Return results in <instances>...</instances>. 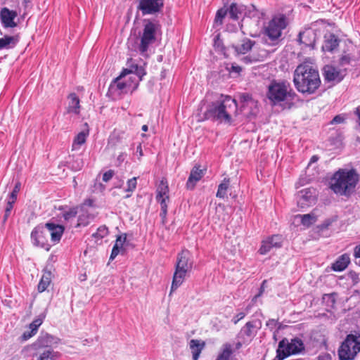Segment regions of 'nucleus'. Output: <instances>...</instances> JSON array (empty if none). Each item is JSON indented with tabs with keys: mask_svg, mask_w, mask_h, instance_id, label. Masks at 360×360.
Masks as SVG:
<instances>
[{
	"mask_svg": "<svg viewBox=\"0 0 360 360\" xmlns=\"http://www.w3.org/2000/svg\"><path fill=\"white\" fill-rule=\"evenodd\" d=\"M238 103L229 96L221 95L219 98L212 102L205 112V118L212 119L220 122L231 123L232 116L236 115Z\"/></svg>",
	"mask_w": 360,
	"mask_h": 360,
	"instance_id": "nucleus-1",
	"label": "nucleus"
},
{
	"mask_svg": "<svg viewBox=\"0 0 360 360\" xmlns=\"http://www.w3.org/2000/svg\"><path fill=\"white\" fill-rule=\"evenodd\" d=\"M359 176L354 169H339L333 175L330 189L337 195L349 197L354 191Z\"/></svg>",
	"mask_w": 360,
	"mask_h": 360,
	"instance_id": "nucleus-2",
	"label": "nucleus"
},
{
	"mask_svg": "<svg viewBox=\"0 0 360 360\" xmlns=\"http://www.w3.org/2000/svg\"><path fill=\"white\" fill-rule=\"evenodd\" d=\"M293 82L300 92L313 94L315 91V69L311 61L306 60L297 67Z\"/></svg>",
	"mask_w": 360,
	"mask_h": 360,
	"instance_id": "nucleus-3",
	"label": "nucleus"
},
{
	"mask_svg": "<svg viewBox=\"0 0 360 360\" xmlns=\"http://www.w3.org/2000/svg\"><path fill=\"white\" fill-rule=\"evenodd\" d=\"M266 96L273 105H277L292 101L296 94L287 81L273 79L268 86Z\"/></svg>",
	"mask_w": 360,
	"mask_h": 360,
	"instance_id": "nucleus-4",
	"label": "nucleus"
},
{
	"mask_svg": "<svg viewBox=\"0 0 360 360\" xmlns=\"http://www.w3.org/2000/svg\"><path fill=\"white\" fill-rule=\"evenodd\" d=\"M193 262L188 250H182L176 256L171 291L176 290L184 281L186 275L193 269Z\"/></svg>",
	"mask_w": 360,
	"mask_h": 360,
	"instance_id": "nucleus-5",
	"label": "nucleus"
},
{
	"mask_svg": "<svg viewBox=\"0 0 360 360\" xmlns=\"http://www.w3.org/2000/svg\"><path fill=\"white\" fill-rule=\"evenodd\" d=\"M360 352V335L349 334L338 349L340 360H353Z\"/></svg>",
	"mask_w": 360,
	"mask_h": 360,
	"instance_id": "nucleus-6",
	"label": "nucleus"
},
{
	"mask_svg": "<svg viewBox=\"0 0 360 360\" xmlns=\"http://www.w3.org/2000/svg\"><path fill=\"white\" fill-rule=\"evenodd\" d=\"M145 22L146 24L144 25L139 48L140 52L142 53L146 52L149 46L155 43L156 40V33L161 29V26L158 22H154L150 20H145Z\"/></svg>",
	"mask_w": 360,
	"mask_h": 360,
	"instance_id": "nucleus-7",
	"label": "nucleus"
},
{
	"mask_svg": "<svg viewBox=\"0 0 360 360\" xmlns=\"http://www.w3.org/2000/svg\"><path fill=\"white\" fill-rule=\"evenodd\" d=\"M155 199L160 205V217L162 224L166 222L168 202H169V188L166 178H162L156 188Z\"/></svg>",
	"mask_w": 360,
	"mask_h": 360,
	"instance_id": "nucleus-8",
	"label": "nucleus"
},
{
	"mask_svg": "<svg viewBox=\"0 0 360 360\" xmlns=\"http://www.w3.org/2000/svg\"><path fill=\"white\" fill-rule=\"evenodd\" d=\"M284 357L287 358L291 354L300 352L304 349L302 341L299 338H294L289 342L287 338H283L278 343L277 349Z\"/></svg>",
	"mask_w": 360,
	"mask_h": 360,
	"instance_id": "nucleus-9",
	"label": "nucleus"
},
{
	"mask_svg": "<svg viewBox=\"0 0 360 360\" xmlns=\"http://www.w3.org/2000/svg\"><path fill=\"white\" fill-rule=\"evenodd\" d=\"M286 19L284 15L274 17L269 21L265 29V33L271 40H276L281 37L282 30L286 27Z\"/></svg>",
	"mask_w": 360,
	"mask_h": 360,
	"instance_id": "nucleus-10",
	"label": "nucleus"
},
{
	"mask_svg": "<svg viewBox=\"0 0 360 360\" xmlns=\"http://www.w3.org/2000/svg\"><path fill=\"white\" fill-rule=\"evenodd\" d=\"M137 9L143 15H155L162 11L164 0H137Z\"/></svg>",
	"mask_w": 360,
	"mask_h": 360,
	"instance_id": "nucleus-11",
	"label": "nucleus"
},
{
	"mask_svg": "<svg viewBox=\"0 0 360 360\" xmlns=\"http://www.w3.org/2000/svg\"><path fill=\"white\" fill-rule=\"evenodd\" d=\"M31 238L35 246L44 248L46 251L50 250L51 245L49 243L48 233L44 226H36L31 233Z\"/></svg>",
	"mask_w": 360,
	"mask_h": 360,
	"instance_id": "nucleus-12",
	"label": "nucleus"
},
{
	"mask_svg": "<svg viewBox=\"0 0 360 360\" xmlns=\"http://www.w3.org/2000/svg\"><path fill=\"white\" fill-rule=\"evenodd\" d=\"M283 243V238L281 235H274L262 242L259 252L261 255H266L273 248H281Z\"/></svg>",
	"mask_w": 360,
	"mask_h": 360,
	"instance_id": "nucleus-13",
	"label": "nucleus"
},
{
	"mask_svg": "<svg viewBox=\"0 0 360 360\" xmlns=\"http://www.w3.org/2000/svg\"><path fill=\"white\" fill-rule=\"evenodd\" d=\"M299 41L304 45L302 49L309 48L313 50L315 45V30L306 28L299 34Z\"/></svg>",
	"mask_w": 360,
	"mask_h": 360,
	"instance_id": "nucleus-14",
	"label": "nucleus"
},
{
	"mask_svg": "<svg viewBox=\"0 0 360 360\" xmlns=\"http://www.w3.org/2000/svg\"><path fill=\"white\" fill-rule=\"evenodd\" d=\"M44 228L46 229V231L48 235H50L51 240L53 244L58 243L60 240L65 231L63 226L53 222L45 224Z\"/></svg>",
	"mask_w": 360,
	"mask_h": 360,
	"instance_id": "nucleus-15",
	"label": "nucleus"
},
{
	"mask_svg": "<svg viewBox=\"0 0 360 360\" xmlns=\"http://www.w3.org/2000/svg\"><path fill=\"white\" fill-rule=\"evenodd\" d=\"M17 15L16 11L9 10L6 7L2 8L0 11V19L3 26L6 28L16 27L17 24L14 20Z\"/></svg>",
	"mask_w": 360,
	"mask_h": 360,
	"instance_id": "nucleus-16",
	"label": "nucleus"
},
{
	"mask_svg": "<svg viewBox=\"0 0 360 360\" xmlns=\"http://www.w3.org/2000/svg\"><path fill=\"white\" fill-rule=\"evenodd\" d=\"M262 323L259 320H253L247 322L241 328L240 333L242 335L248 338L249 340H252L256 336L257 331L260 329Z\"/></svg>",
	"mask_w": 360,
	"mask_h": 360,
	"instance_id": "nucleus-17",
	"label": "nucleus"
},
{
	"mask_svg": "<svg viewBox=\"0 0 360 360\" xmlns=\"http://www.w3.org/2000/svg\"><path fill=\"white\" fill-rule=\"evenodd\" d=\"M324 78L328 82H340L345 77L342 72L332 65H326L323 68Z\"/></svg>",
	"mask_w": 360,
	"mask_h": 360,
	"instance_id": "nucleus-18",
	"label": "nucleus"
},
{
	"mask_svg": "<svg viewBox=\"0 0 360 360\" xmlns=\"http://www.w3.org/2000/svg\"><path fill=\"white\" fill-rule=\"evenodd\" d=\"M205 172L200 169V165H195L191 171L190 175L186 184L188 190H193L196 184L203 177Z\"/></svg>",
	"mask_w": 360,
	"mask_h": 360,
	"instance_id": "nucleus-19",
	"label": "nucleus"
},
{
	"mask_svg": "<svg viewBox=\"0 0 360 360\" xmlns=\"http://www.w3.org/2000/svg\"><path fill=\"white\" fill-rule=\"evenodd\" d=\"M340 42V39L334 34H326L324 36V43L321 47L322 51L332 53L338 49Z\"/></svg>",
	"mask_w": 360,
	"mask_h": 360,
	"instance_id": "nucleus-20",
	"label": "nucleus"
},
{
	"mask_svg": "<svg viewBox=\"0 0 360 360\" xmlns=\"http://www.w3.org/2000/svg\"><path fill=\"white\" fill-rule=\"evenodd\" d=\"M269 56V52L264 49H258L250 55L243 58V61L246 63H252L264 60Z\"/></svg>",
	"mask_w": 360,
	"mask_h": 360,
	"instance_id": "nucleus-21",
	"label": "nucleus"
},
{
	"mask_svg": "<svg viewBox=\"0 0 360 360\" xmlns=\"http://www.w3.org/2000/svg\"><path fill=\"white\" fill-rule=\"evenodd\" d=\"M315 221V214L313 212L306 214H297L294 216L293 224L302 225L304 229L311 226Z\"/></svg>",
	"mask_w": 360,
	"mask_h": 360,
	"instance_id": "nucleus-22",
	"label": "nucleus"
},
{
	"mask_svg": "<svg viewBox=\"0 0 360 360\" xmlns=\"http://www.w3.org/2000/svg\"><path fill=\"white\" fill-rule=\"evenodd\" d=\"M68 98L69 102L67 107V112L79 115L81 108L79 96L75 93H71L68 95Z\"/></svg>",
	"mask_w": 360,
	"mask_h": 360,
	"instance_id": "nucleus-23",
	"label": "nucleus"
},
{
	"mask_svg": "<svg viewBox=\"0 0 360 360\" xmlns=\"http://www.w3.org/2000/svg\"><path fill=\"white\" fill-rule=\"evenodd\" d=\"M53 340V336L48 333H41L36 341L32 344L34 349H40L45 347H49Z\"/></svg>",
	"mask_w": 360,
	"mask_h": 360,
	"instance_id": "nucleus-24",
	"label": "nucleus"
},
{
	"mask_svg": "<svg viewBox=\"0 0 360 360\" xmlns=\"http://www.w3.org/2000/svg\"><path fill=\"white\" fill-rule=\"evenodd\" d=\"M350 263V257L347 253L339 256L332 264L331 268L334 271H344Z\"/></svg>",
	"mask_w": 360,
	"mask_h": 360,
	"instance_id": "nucleus-25",
	"label": "nucleus"
},
{
	"mask_svg": "<svg viewBox=\"0 0 360 360\" xmlns=\"http://www.w3.org/2000/svg\"><path fill=\"white\" fill-rule=\"evenodd\" d=\"M192 352L193 360H198L200 355L205 346L204 341L193 339L189 343Z\"/></svg>",
	"mask_w": 360,
	"mask_h": 360,
	"instance_id": "nucleus-26",
	"label": "nucleus"
},
{
	"mask_svg": "<svg viewBox=\"0 0 360 360\" xmlns=\"http://www.w3.org/2000/svg\"><path fill=\"white\" fill-rule=\"evenodd\" d=\"M246 10V6L232 3L229 9V14L233 20H238L243 15H245Z\"/></svg>",
	"mask_w": 360,
	"mask_h": 360,
	"instance_id": "nucleus-27",
	"label": "nucleus"
},
{
	"mask_svg": "<svg viewBox=\"0 0 360 360\" xmlns=\"http://www.w3.org/2000/svg\"><path fill=\"white\" fill-rule=\"evenodd\" d=\"M234 352L233 345L230 343H224L219 352L216 360H237L232 359L231 356Z\"/></svg>",
	"mask_w": 360,
	"mask_h": 360,
	"instance_id": "nucleus-28",
	"label": "nucleus"
},
{
	"mask_svg": "<svg viewBox=\"0 0 360 360\" xmlns=\"http://www.w3.org/2000/svg\"><path fill=\"white\" fill-rule=\"evenodd\" d=\"M19 35L8 36L5 35L0 38V49L13 48L19 41Z\"/></svg>",
	"mask_w": 360,
	"mask_h": 360,
	"instance_id": "nucleus-29",
	"label": "nucleus"
},
{
	"mask_svg": "<svg viewBox=\"0 0 360 360\" xmlns=\"http://www.w3.org/2000/svg\"><path fill=\"white\" fill-rule=\"evenodd\" d=\"M57 354L53 349H49L43 352L33 354L31 360H56Z\"/></svg>",
	"mask_w": 360,
	"mask_h": 360,
	"instance_id": "nucleus-30",
	"label": "nucleus"
},
{
	"mask_svg": "<svg viewBox=\"0 0 360 360\" xmlns=\"http://www.w3.org/2000/svg\"><path fill=\"white\" fill-rule=\"evenodd\" d=\"M255 44L254 41L250 39H244L240 45L234 46V49L238 53L245 54L253 48Z\"/></svg>",
	"mask_w": 360,
	"mask_h": 360,
	"instance_id": "nucleus-31",
	"label": "nucleus"
},
{
	"mask_svg": "<svg viewBox=\"0 0 360 360\" xmlns=\"http://www.w3.org/2000/svg\"><path fill=\"white\" fill-rule=\"evenodd\" d=\"M89 129L79 132L74 139L72 142V150H77L86 143V138L89 136Z\"/></svg>",
	"mask_w": 360,
	"mask_h": 360,
	"instance_id": "nucleus-32",
	"label": "nucleus"
},
{
	"mask_svg": "<svg viewBox=\"0 0 360 360\" xmlns=\"http://www.w3.org/2000/svg\"><path fill=\"white\" fill-rule=\"evenodd\" d=\"M335 294H325L322 297V304L325 306V310L330 311L334 308L335 304Z\"/></svg>",
	"mask_w": 360,
	"mask_h": 360,
	"instance_id": "nucleus-33",
	"label": "nucleus"
},
{
	"mask_svg": "<svg viewBox=\"0 0 360 360\" xmlns=\"http://www.w3.org/2000/svg\"><path fill=\"white\" fill-rule=\"evenodd\" d=\"M51 282V273L46 271L43 274L38 284V291L42 292L45 291Z\"/></svg>",
	"mask_w": 360,
	"mask_h": 360,
	"instance_id": "nucleus-34",
	"label": "nucleus"
},
{
	"mask_svg": "<svg viewBox=\"0 0 360 360\" xmlns=\"http://www.w3.org/2000/svg\"><path fill=\"white\" fill-rule=\"evenodd\" d=\"M230 186V179L224 178L221 183L219 185L216 193L217 198L224 199L226 196L227 191Z\"/></svg>",
	"mask_w": 360,
	"mask_h": 360,
	"instance_id": "nucleus-35",
	"label": "nucleus"
},
{
	"mask_svg": "<svg viewBox=\"0 0 360 360\" xmlns=\"http://www.w3.org/2000/svg\"><path fill=\"white\" fill-rule=\"evenodd\" d=\"M333 220L330 219H326L323 224L316 226V233H319V235L323 237H327L330 235V232L328 231L329 226L331 225Z\"/></svg>",
	"mask_w": 360,
	"mask_h": 360,
	"instance_id": "nucleus-36",
	"label": "nucleus"
},
{
	"mask_svg": "<svg viewBox=\"0 0 360 360\" xmlns=\"http://www.w3.org/2000/svg\"><path fill=\"white\" fill-rule=\"evenodd\" d=\"M261 15H262V13H260L254 5L247 6V10L245 12V16L250 18L259 19Z\"/></svg>",
	"mask_w": 360,
	"mask_h": 360,
	"instance_id": "nucleus-37",
	"label": "nucleus"
},
{
	"mask_svg": "<svg viewBox=\"0 0 360 360\" xmlns=\"http://www.w3.org/2000/svg\"><path fill=\"white\" fill-rule=\"evenodd\" d=\"M108 229L105 226H101L97 229L96 232L92 234V237L97 241L102 240L104 237L108 236Z\"/></svg>",
	"mask_w": 360,
	"mask_h": 360,
	"instance_id": "nucleus-38",
	"label": "nucleus"
},
{
	"mask_svg": "<svg viewBox=\"0 0 360 360\" xmlns=\"http://www.w3.org/2000/svg\"><path fill=\"white\" fill-rule=\"evenodd\" d=\"M45 315L39 316L29 325V328L35 333H37L38 331V328L42 324Z\"/></svg>",
	"mask_w": 360,
	"mask_h": 360,
	"instance_id": "nucleus-39",
	"label": "nucleus"
},
{
	"mask_svg": "<svg viewBox=\"0 0 360 360\" xmlns=\"http://www.w3.org/2000/svg\"><path fill=\"white\" fill-rule=\"evenodd\" d=\"M123 133H114L110 139L109 143L112 144L113 146L116 147L119 143H120L122 146H124V144L122 143V139H123Z\"/></svg>",
	"mask_w": 360,
	"mask_h": 360,
	"instance_id": "nucleus-40",
	"label": "nucleus"
},
{
	"mask_svg": "<svg viewBox=\"0 0 360 360\" xmlns=\"http://www.w3.org/2000/svg\"><path fill=\"white\" fill-rule=\"evenodd\" d=\"M229 12V9L221 8L219 9L217 11L215 18H214V22L216 24L222 25L223 23V19L226 15L227 13Z\"/></svg>",
	"mask_w": 360,
	"mask_h": 360,
	"instance_id": "nucleus-41",
	"label": "nucleus"
},
{
	"mask_svg": "<svg viewBox=\"0 0 360 360\" xmlns=\"http://www.w3.org/2000/svg\"><path fill=\"white\" fill-rule=\"evenodd\" d=\"M136 184H137V181H136V177H133L130 179H129L127 181V188H126V191L127 193H128L125 198H129L131 195V193L136 189Z\"/></svg>",
	"mask_w": 360,
	"mask_h": 360,
	"instance_id": "nucleus-42",
	"label": "nucleus"
},
{
	"mask_svg": "<svg viewBox=\"0 0 360 360\" xmlns=\"http://www.w3.org/2000/svg\"><path fill=\"white\" fill-rule=\"evenodd\" d=\"M122 78H119V77H116L113 81V85H112V88L115 86L117 90L122 91L127 86V83L122 82L121 79Z\"/></svg>",
	"mask_w": 360,
	"mask_h": 360,
	"instance_id": "nucleus-43",
	"label": "nucleus"
},
{
	"mask_svg": "<svg viewBox=\"0 0 360 360\" xmlns=\"http://www.w3.org/2000/svg\"><path fill=\"white\" fill-rule=\"evenodd\" d=\"M352 60V57L350 54L346 53L345 51H344L343 54L341 56V57L339 59V64L341 66H344L346 65H349Z\"/></svg>",
	"mask_w": 360,
	"mask_h": 360,
	"instance_id": "nucleus-44",
	"label": "nucleus"
},
{
	"mask_svg": "<svg viewBox=\"0 0 360 360\" xmlns=\"http://www.w3.org/2000/svg\"><path fill=\"white\" fill-rule=\"evenodd\" d=\"M77 214V208L73 207L63 213V218L65 219V220L68 221L72 218H75L76 217Z\"/></svg>",
	"mask_w": 360,
	"mask_h": 360,
	"instance_id": "nucleus-45",
	"label": "nucleus"
},
{
	"mask_svg": "<svg viewBox=\"0 0 360 360\" xmlns=\"http://www.w3.org/2000/svg\"><path fill=\"white\" fill-rule=\"evenodd\" d=\"M348 278L350 279L353 284H356L360 281L359 276L354 271H350L347 274Z\"/></svg>",
	"mask_w": 360,
	"mask_h": 360,
	"instance_id": "nucleus-46",
	"label": "nucleus"
},
{
	"mask_svg": "<svg viewBox=\"0 0 360 360\" xmlns=\"http://www.w3.org/2000/svg\"><path fill=\"white\" fill-rule=\"evenodd\" d=\"M13 204H11V203H8V202L6 203L5 213H4V218H3L4 223H5L7 221L8 218L9 217V216L11 214V212L13 210Z\"/></svg>",
	"mask_w": 360,
	"mask_h": 360,
	"instance_id": "nucleus-47",
	"label": "nucleus"
},
{
	"mask_svg": "<svg viewBox=\"0 0 360 360\" xmlns=\"http://www.w3.org/2000/svg\"><path fill=\"white\" fill-rule=\"evenodd\" d=\"M114 174H115L114 170H112V169L108 170L107 172H104L103 174V181L104 182L109 181L112 178Z\"/></svg>",
	"mask_w": 360,
	"mask_h": 360,
	"instance_id": "nucleus-48",
	"label": "nucleus"
},
{
	"mask_svg": "<svg viewBox=\"0 0 360 360\" xmlns=\"http://www.w3.org/2000/svg\"><path fill=\"white\" fill-rule=\"evenodd\" d=\"M345 121V116L344 115H338L333 117L330 121L331 124H341Z\"/></svg>",
	"mask_w": 360,
	"mask_h": 360,
	"instance_id": "nucleus-49",
	"label": "nucleus"
},
{
	"mask_svg": "<svg viewBox=\"0 0 360 360\" xmlns=\"http://www.w3.org/2000/svg\"><path fill=\"white\" fill-rule=\"evenodd\" d=\"M126 240H127V236L126 235H124V236H118L117 237V239H116L115 245H117L118 248L122 249L123 248V244L126 241Z\"/></svg>",
	"mask_w": 360,
	"mask_h": 360,
	"instance_id": "nucleus-50",
	"label": "nucleus"
},
{
	"mask_svg": "<svg viewBox=\"0 0 360 360\" xmlns=\"http://www.w3.org/2000/svg\"><path fill=\"white\" fill-rule=\"evenodd\" d=\"M239 99L240 102L245 103L248 102L252 100V97L250 94L243 93L239 96Z\"/></svg>",
	"mask_w": 360,
	"mask_h": 360,
	"instance_id": "nucleus-51",
	"label": "nucleus"
},
{
	"mask_svg": "<svg viewBox=\"0 0 360 360\" xmlns=\"http://www.w3.org/2000/svg\"><path fill=\"white\" fill-rule=\"evenodd\" d=\"M36 333L32 330H30L28 331H25L21 336V340L22 341H26L33 337Z\"/></svg>",
	"mask_w": 360,
	"mask_h": 360,
	"instance_id": "nucleus-52",
	"label": "nucleus"
},
{
	"mask_svg": "<svg viewBox=\"0 0 360 360\" xmlns=\"http://www.w3.org/2000/svg\"><path fill=\"white\" fill-rule=\"evenodd\" d=\"M353 255L356 259H359L358 262H356V264L360 266V244L354 247Z\"/></svg>",
	"mask_w": 360,
	"mask_h": 360,
	"instance_id": "nucleus-53",
	"label": "nucleus"
},
{
	"mask_svg": "<svg viewBox=\"0 0 360 360\" xmlns=\"http://www.w3.org/2000/svg\"><path fill=\"white\" fill-rule=\"evenodd\" d=\"M120 248H118L117 245H114L112 252L110 256V259L113 260L120 253Z\"/></svg>",
	"mask_w": 360,
	"mask_h": 360,
	"instance_id": "nucleus-54",
	"label": "nucleus"
},
{
	"mask_svg": "<svg viewBox=\"0 0 360 360\" xmlns=\"http://www.w3.org/2000/svg\"><path fill=\"white\" fill-rule=\"evenodd\" d=\"M245 316V314L244 312H240V313L237 314L233 317V322L234 323V324H236V323H238V322L239 321L243 319Z\"/></svg>",
	"mask_w": 360,
	"mask_h": 360,
	"instance_id": "nucleus-55",
	"label": "nucleus"
},
{
	"mask_svg": "<svg viewBox=\"0 0 360 360\" xmlns=\"http://www.w3.org/2000/svg\"><path fill=\"white\" fill-rule=\"evenodd\" d=\"M21 188V184L20 182H17L13 188V191L11 193L12 195L18 196V194Z\"/></svg>",
	"mask_w": 360,
	"mask_h": 360,
	"instance_id": "nucleus-56",
	"label": "nucleus"
},
{
	"mask_svg": "<svg viewBox=\"0 0 360 360\" xmlns=\"http://www.w3.org/2000/svg\"><path fill=\"white\" fill-rule=\"evenodd\" d=\"M132 72H133L132 70L125 68V69H123V70L122 71V72L120 73V75L118 77H119V78H123L126 75L131 74Z\"/></svg>",
	"mask_w": 360,
	"mask_h": 360,
	"instance_id": "nucleus-57",
	"label": "nucleus"
},
{
	"mask_svg": "<svg viewBox=\"0 0 360 360\" xmlns=\"http://www.w3.org/2000/svg\"><path fill=\"white\" fill-rule=\"evenodd\" d=\"M285 359V357H284V356L279 352L278 349H276V356L273 360H284Z\"/></svg>",
	"mask_w": 360,
	"mask_h": 360,
	"instance_id": "nucleus-58",
	"label": "nucleus"
},
{
	"mask_svg": "<svg viewBox=\"0 0 360 360\" xmlns=\"http://www.w3.org/2000/svg\"><path fill=\"white\" fill-rule=\"evenodd\" d=\"M16 200H17V197L11 193L7 202L14 205L15 202H16Z\"/></svg>",
	"mask_w": 360,
	"mask_h": 360,
	"instance_id": "nucleus-59",
	"label": "nucleus"
},
{
	"mask_svg": "<svg viewBox=\"0 0 360 360\" xmlns=\"http://www.w3.org/2000/svg\"><path fill=\"white\" fill-rule=\"evenodd\" d=\"M266 281H264L262 282V286H261V288H260V292H259V293L258 295L255 296V297H254L255 299H257L258 297H259L262 295V292L264 290V284L266 283Z\"/></svg>",
	"mask_w": 360,
	"mask_h": 360,
	"instance_id": "nucleus-60",
	"label": "nucleus"
},
{
	"mask_svg": "<svg viewBox=\"0 0 360 360\" xmlns=\"http://www.w3.org/2000/svg\"><path fill=\"white\" fill-rule=\"evenodd\" d=\"M355 114L357 115L359 119V125L360 126V107L356 108Z\"/></svg>",
	"mask_w": 360,
	"mask_h": 360,
	"instance_id": "nucleus-61",
	"label": "nucleus"
},
{
	"mask_svg": "<svg viewBox=\"0 0 360 360\" xmlns=\"http://www.w3.org/2000/svg\"><path fill=\"white\" fill-rule=\"evenodd\" d=\"M266 325L268 326H276V321L274 320V319H270L267 323H266Z\"/></svg>",
	"mask_w": 360,
	"mask_h": 360,
	"instance_id": "nucleus-62",
	"label": "nucleus"
},
{
	"mask_svg": "<svg viewBox=\"0 0 360 360\" xmlns=\"http://www.w3.org/2000/svg\"><path fill=\"white\" fill-rule=\"evenodd\" d=\"M136 150H137V152L139 153V155L142 156L143 155V150H142V148H141V144H139V146L137 147Z\"/></svg>",
	"mask_w": 360,
	"mask_h": 360,
	"instance_id": "nucleus-63",
	"label": "nucleus"
},
{
	"mask_svg": "<svg viewBox=\"0 0 360 360\" xmlns=\"http://www.w3.org/2000/svg\"><path fill=\"white\" fill-rule=\"evenodd\" d=\"M319 360H331V359H330V357L329 356H326V357L325 356H319Z\"/></svg>",
	"mask_w": 360,
	"mask_h": 360,
	"instance_id": "nucleus-64",
	"label": "nucleus"
}]
</instances>
